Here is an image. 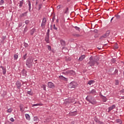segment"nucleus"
Returning <instances> with one entry per match:
<instances>
[{
    "mask_svg": "<svg viewBox=\"0 0 124 124\" xmlns=\"http://www.w3.org/2000/svg\"><path fill=\"white\" fill-rule=\"evenodd\" d=\"M94 121L95 122L97 123L98 124H99V123L100 122V121L98 120V119L96 118H94Z\"/></svg>",
    "mask_w": 124,
    "mask_h": 124,
    "instance_id": "obj_38",
    "label": "nucleus"
},
{
    "mask_svg": "<svg viewBox=\"0 0 124 124\" xmlns=\"http://www.w3.org/2000/svg\"><path fill=\"white\" fill-rule=\"evenodd\" d=\"M70 114L71 115V116H76V115H77V111L71 112Z\"/></svg>",
    "mask_w": 124,
    "mask_h": 124,
    "instance_id": "obj_19",
    "label": "nucleus"
},
{
    "mask_svg": "<svg viewBox=\"0 0 124 124\" xmlns=\"http://www.w3.org/2000/svg\"><path fill=\"white\" fill-rule=\"evenodd\" d=\"M109 35H110V31H107L106 33L103 35L104 36V37H105L106 38V37H107V36H109Z\"/></svg>",
    "mask_w": 124,
    "mask_h": 124,
    "instance_id": "obj_12",
    "label": "nucleus"
},
{
    "mask_svg": "<svg viewBox=\"0 0 124 124\" xmlns=\"http://www.w3.org/2000/svg\"><path fill=\"white\" fill-rule=\"evenodd\" d=\"M38 3V2L37 1H36V4H37Z\"/></svg>",
    "mask_w": 124,
    "mask_h": 124,
    "instance_id": "obj_61",
    "label": "nucleus"
},
{
    "mask_svg": "<svg viewBox=\"0 0 124 124\" xmlns=\"http://www.w3.org/2000/svg\"><path fill=\"white\" fill-rule=\"evenodd\" d=\"M47 87L50 89H55V84L52 82H48L47 83Z\"/></svg>",
    "mask_w": 124,
    "mask_h": 124,
    "instance_id": "obj_5",
    "label": "nucleus"
},
{
    "mask_svg": "<svg viewBox=\"0 0 124 124\" xmlns=\"http://www.w3.org/2000/svg\"><path fill=\"white\" fill-rule=\"evenodd\" d=\"M21 73H22V74H23V75H24V76H26V74H27V71H26V70L23 69Z\"/></svg>",
    "mask_w": 124,
    "mask_h": 124,
    "instance_id": "obj_25",
    "label": "nucleus"
},
{
    "mask_svg": "<svg viewBox=\"0 0 124 124\" xmlns=\"http://www.w3.org/2000/svg\"><path fill=\"white\" fill-rule=\"evenodd\" d=\"M97 31H98L96 29L94 30V32H95L96 33H97Z\"/></svg>",
    "mask_w": 124,
    "mask_h": 124,
    "instance_id": "obj_56",
    "label": "nucleus"
},
{
    "mask_svg": "<svg viewBox=\"0 0 124 124\" xmlns=\"http://www.w3.org/2000/svg\"><path fill=\"white\" fill-rule=\"evenodd\" d=\"M98 124H105L104 123H103L102 122H101V121H100V122Z\"/></svg>",
    "mask_w": 124,
    "mask_h": 124,
    "instance_id": "obj_57",
    "label": "nucleus"
},
{
    "mask_svg": "<svg viewBox=\"0 0 124 124\" xmlns=\"http://www.w3.org/2000/svg\"><path fill=\"white\" fill-rule=\"evenodd\" d=\"M28 31V26H26L25 28H24V32H27V31Z\"/></svg>",
    "mask_w": 124,
    "mask_h": 124,
    "instance_id": "obj_32",
    "label": "nucleus"
},
{
    "mask_svg": "<svg viewBox=\"0 0 124 124\" xmlns=\"http://www.w3.org/2000/svg\"><path fill=\"white\" fill-rule=\"evenodd\" d=\"M38 105H39V104H34V105H33V107H34V106H38Z\"/></svg>",
    "mask_w": 124,
    "mask_h": 124,
    "instance_id": "obj_53",
    "label": "nucleus"
},
{
    "mask_svg": "<svg viewBox=\"0 0 124 124\" xmlns=\"http://www.w3.org/2000/svg\"><path fill=\"white\" fill-rule=\"evenodd\" d=\"M28 94H29V95H32L33 93L31 92V91H28L27 92Z\"/></svg>",
    "mask_w": 124,
    "mask_h": 124,
    "instance_id": "obj_35",
    "label": "nucleus"
},
{
    "mask_svg": "<svg viewBox=\"0 0 124 124\" xmlns=\"http://www.w3.org/2000/svg\"><path fill=\"white\" fill-rule=\"evenodd\" d=\"M34 32H35V28H33L32 30L30 31V34L31 35H33Z\"/></svg>",
    "mask_w": 124,
    "mask_h": 124,
    "instance_id": "obj_15",
    "label": "nucleus"
},
{
    "mask_svg": "<svg viewBox=\"0 0 124 124\" xmlns=\"http://www.w3.org/2000/svg\"><path fill=\"white\" fill-rule=\"evenodd\" d=\"M49 37L48 36H46L45 39V41L46 42V43H49Z\"/></svg>",
    "mask_w": 124,
    "mask_h": 124,
    "instance_id": "obj_20",
    "label": "nucleus"
},
{
    "mask_svg": "<svg viewBox=\"0 0 124 124\" xmlns=\"http://www.w3.org/2000/svg\"><path fill=\"white\" fill-rule=\"evenodd\" d=\"M25 117L26 119H27L28 121H30V120H31V116H30L29 114H25Z\"/></svg>",
    "mask_w": 124,
    "mask_h": 124,
    "instance_id": "obj_18",
    "label": "nucleus"
},
{
    "mask_svg": "<svg viewBox=\"0 0 124 124\" xmlns=\"http://www.w3.org/2000/svg\"><path fill=\"white\" fill-rule=\"evenodd\" d=\"M73 36H75V37H80V36H81V35L79 34H73Z\"/></svg>",
    "mask_w": 124,
    "mask_h": 124,
    "instance_id": "obj_26",
    "label": "nucleus"
},
{
    "mask_svg": "<svg viewBox=\"0 0 124 124\" xmlns=\"http://www.w3.org/2000/svg\"><path fill=\"white\" fill-rule=\"evenodd\" d=\"M60 42L61 43V45L62 46H65V41L63 40H60Z\"/></svg>",
    "mask_w": 124,
    "mask_h": 124,
    "instance_id": "obj_17",
    "label": "nucleus"
},
{
    "mask_svg": "<svg viewBox=\"0 0 124 124\" xmlns=\"http://www.w3.org/2000/svg\"><path fill=\"white\" fill-rule=\"evenodd\" d=\"M77 82L75 81H72L69 84L68 87L69 89H75L77 87Z\"/></svg>",
    "mask_w": 124,
    "mask_h": 124,
    "instance_id": "obj_4",
    "label": "nucleus"
},
{
    "mask_svg": "<svg viewBox=\"0 0 124 124\" xmlns=\"http://www.w3.org/2000/svg\"><path fill=\"white\" fill-rule=\"evenodd\" d=\"M14 60H17V59H18V55L15 54L14 55Z\"/></svg>",
    "mask_w": 124,
    "mask_h": 124,
    "instance_id": "obj_36",
    "label": "nucleus"
},
{
    "mask_svg": "<svg viewBox=\"0 0 124 124\" xmlns=\"http://www.w3.org/2000/svg\"><path fill=\"white\" fill-rule=\"evenodd\" d=\"M86 58L85 55H81L78 59V62H82Z\"/></svg>",
    "mask_w": 124,
    "mask_h": 124,
    "instance_id": "obj_8",
    "label": "nucleus"
},
{
    "mask_svg": "<svg viewBox=\"0 0 124 124\" xmlns=\"http://www.w3.org/2000/svg\"><path fill=\"white\" fill-rule=\"evenodd\" d=\"M32 62H33V60L31 58H28L26 60V65L28 68H31L32 67Z\"/></svg>",
    "mask_w": 124,
    "mask_h": 124,
    "instance_id": "obj_3",
    "label": "nucleus"
},
{
    "mask_svg": "<svg viewBox=\"0 0 124 124\" xmlns=\"http://www.w3.org/2000/svg\"><path fill=\"white\" fill-rule=\"evenodd\" d=\"M20 110H22V107H20Z\"/></svg>",
    "mask_w": 124,
    "mask_h": 124,
    "instance_id": "obj_63",
    "label": "nucleus"
},
{
    "mask_svg": "<svg viewBox=\"0 0 124 124\" xmlns=\"http://www.w3.org/2000/svg\"><path fill=\"white\" fill-rule=\"evenodd\" d=\"M42 88L43 89L44 91H46V85H42Z\"/></svg>",
    "mask_w": 124,
    "mask_h": 124,
    "instance_id": "obj_33",
    "label": "nucleus"
},
{
    "mask_svg": "<svg viewBox=\"0 0 124 124\" xmlns=\"http://www.w3.org/2000/svg\"><path fill=\"white\" fill-rule=\"evenodd\" d=\"M115 85L116 86H118V85H119V80H115Z\"/></svg>",
    "mask_w": 124,
    "mask_h": 124,
    "instance_id": "obj_46",
    "label": "nucleus"
},
{
    "mask_svg": "<svg viewBox=\"0 0 124 124\" xmlns=\"http://www.w3.org/2000/svg\"><path fill=\"white\" fill-rule=\"evenodd\" d=\"M16 85L17 89H20L22 86V84H21V82H20L19 81H17L16 83Z\"/></svg>",
    "mask_w": 124,
    "mask_h": 124,
    "instance_id": "obj_11",
    "label": "nucleus"
},
{
    "mask_svg": "<svg viewBox=\"0 0 124 124\" xmlns=\"http://www.w3.org/2000/svg\"><path fill=\"white\" fill-rule=\"evenodd\" d=\"M121 93H124V89L121 91Z\"/></svg>",
    "mask_w": 124,
    "mask_h": 124,
    "instance_id": "obj_58",
    "label": "nucleus"
},
{
    "mask_svg": "<svg viewBox=\"0 0 124 124\" xmlns=\"http://www.w3.org/2000/svg\"><path fill=\"white\" fill-rule=\"evenodd\" d=\"M56 19L55 16H54L52 18V23H54L55 19Z\"/></svg>",
    "mask_w": 124,
    "mask_h": 124,
    "instance_id": "obj_51",
    "label": "nucleus"
},
{
    "mask_svg": "<svg viewBox=\"0 0 124 124\" xmlns=\"http://www.w3.org/2000/svg\"><path fill=\"white\" fill-rule=\"evenodd\" d=\"M41 7H42V4H40L39 5L38 10H40Z\"/></svg>",
    "mask_w": 124,
    "mask_h": 124,
    "instance_id": "obj_47",
    "label": "nucleus"
},
{
    "mask_svg": "<svg viewBox=\"0 0 124 124\" xmlns=\"http://www.w3.org/2000/svg\"><path fill=\"white\" fill-rule=\"evenodd\" d=\"M114 73H115V74L118 73V70L116 69V70H115V71H114Z\"/></svg>",
    "mask_w": 124,
    "mask_h": 124,
    "instance_id": "obj_54",
    "label": "nucleus"
},
{
    "mask_svg": "<svg viewBox=\"0 0 124 124\" xmlns=\"http://www.w3.org/2000/svg\"><path fill=\"white\" fill-rule=\"evenodd\" d=\"M101 97L102 99H103V102H106V101H107V98H106V97L103 96V95H101Z\"/></svg>",
    "mask_w": 124,
    "mask_h": 124,
    "instance_id": "obj_13",
    "label": "nucleus"
},
{
    "mask_svg": "<svg viewBox=\"0 0 124 124\" xmlns=\"http://www.w3.org/2000/svg\"><path fill=\"white\" fill-rule=\"evenodd\" d=\"M66 73L69 75H75V72L73 70H68L66 72Z\"/></svg>",
    "mask_w": 124,
    "mask_h": 124,
    "instance_id": "obj_7",
    "label": "nucleus"
},
{
    "mask_svg": "<svg viewBox=\"0 0 124 124\" xmlns=\"http://www.w3.org/2000/svg\"><path fill=\"white\" fill-rule=\"evenodd\" d=\"M46 36H50V30L48 29L46 34Z\"/></svg>",
    "mask_w": 124,
    "mask_h": 124,
    "instance_id": "obj_29",
    "label": "nucleus"
},
{
    "mask_svg": "<svg viewBox=\"0 0 124 124\" xmlns=\"http://www.w3.org/2000/svg\"><path fill=\"white\" fill-rule=\"evenodd\" d=\"M4 3V1L3 0H0V5H2Z\"/></svg>",
    "mask_w": 124,
    "mask_h": 124,
    "instance_id": "obj_37",
    "label": "nucleus"
},
{
    "mask_svg": "<svg viewBox=\"0 0 124 124\" xmlns=\"http://www.w3.org/2000/svg\"><path fill=\"white\" fill-rule=\"evenodd\" d=\"M23 4H24V0H21L19 2V7H22L23 6Z\"/></svg>",
    "mask_w": 124,
    "mask_h": 124,
    "instance_id": "obj_22",
    "label": "nucleus"
},
{
    "mask_svg": "<svg viewBox=\"0 0 124 124\" xmlns=\"http://www.w3.org/2000/svg\"><path fill=\"white\" fill-rule=\"evenodd\" d=\"M60 79H61V80H63L64 81H67V78L62 76H61L59 77Z\"/></svg>",
    "mask_w": 124,
    "mask_h": 124,
    "instance_id": "obj_14",
    "label": "nucleus"
},
{
    "mask_svg": "<svg viewBox=\"0 0 124 124\" xmlns=\"http://www.w3.org/2000/svg\"><path fill=\"white\" fill-rule=\"evenodd\" d=\"M5 38H6V37H5V36H3V37H2V39L3 41L4 40V39H5Z\"/></svg>",
    "mask_w": 124,
    "mask_h": 124,
    "instance_id": "obj_55",
    "label": "nucleus"
},
{
    "mask_svg": "<svg viewBox=\"0 0 124 124\" xmlns=\"http://www.w3.org/2000/svg\"><path fill=\"white\" fill-rule=\"evenodd\" d=\"M104 38H106L103 35L102 36H101L100 38L99 39H100V40H102L103 39H104Z\"/></svg>",
    "mask_w": 124,
    "mask_h": 124,
    "instance_id": "obj_42",
    "label": "nucleus"
},
{
    "mask_svg": "<svg viewBox=\"0 0 124 124\" xmlns=\"http://www.w3.org/2000/svg\"><path fill=\"white\" fill-rule=\"evenodd\" d=\"M73 28H74L76 31H80V28L77 27V26H73Z\"/></svg>",
    "mask_w": 124,
    "mask_h": 124,
    "instance_id": "obj_27",
    "label": "nucleus"
},
{
    "mask_svg": "<svg viewBox=\"0 0 124 124\" xmlns=\"http://www.w3.org/2000/svg\"><path fill=\"white\" fill-rule=\"evenodd\" d=\"M22 26H23V23H22V22H20L18 24V28H21V27H22Z\"/></svg>",
    "mask_w": 124,
    "mask_h": 124,
    "instance_id": "obj_45",
    "label": "nucleus"
},
{
    "mask_svg": "<svg viewBox=\"0 0 124 124\" xmlns=\"http://www.w3.org/2000/svg\"><path fill=\"white\" fill-rule=\"evenodd\" d=\"M115 17H116L117 19H120L121 18V16L118 15H115Z\"/></svg>",
    "mask_w": 124,
    "mask_h": 124,
    "instance_id": "obj_44",
    "label": "nucleus"
},
{
    "mask_svg": "<svg viewBox=\"0 0 124 124\" xmlns=\"http://www.w3.org/2000/svg\"><path fill=\"white\" fill-rule=\"evenodd\" d=\"M68 7L66 8V9L64 10V13L65 14H67V13H68Z\"/></svg>",
    "mask_w": 124,
    "mask_h": 124,
    "instance_id": "obj_30",
    "label": "nucleus"
},
{
    "mask_svg": "<svg viewBox=\"0 0 124 124\" xmlns=\"http://www.w3.org/2000/svg\"><path fill=\"white\" fill-rule=\"evenodd\" d=\"M10 121H11V122H13L15 120H14V119L12 117V118H10Z\"/></svg>",
    "mask_w": 124,
    "mask_h": 124,
    "instance_id": "obj_49",
    "label": "nucleus"
},
{
    "mask_svg": "<svg viewBox=\"0 0 124 124\" xmlns=\"http://www.w3.org/2000/svg\"><path fill=\"white\" fill-rule=\"evenodd\" d=\"M94 83V81L91 80H89L88 82V84L89 85H92V84H93Z\"/></svg>",
    "mask_w": 124,
    "mask_h": 124,
    "instance_id": "obj_24",
    "label": "nucleus"
},
{
    "mask_svg": "<svg viewBox=\"0 0 124 124\" xmlns=\"http://www.w3.org/2000/svg\"><path fill=\"white\" fill-rule=\"evenodd\" d=\"M28 6H29V11L30 12H31V1L28 0Z\"/></svg>",
    "mask_w": 124,
    "mask_h": 124,
    "instance_id": "obj_16",
    "label": "nucleus"
},
{
    "mask_svg": "<svg viewBox=\"0 0 124 124\" xmlns=\"http://www.w3.org/2000/svg\"><path fill=\"white\" fill-rule=\"evenodd\" d=\"M53 29L55 30V31H58V28L56 27V25H53Z\"/></svg>",
    "mask_w": 124,
    "mask_h": 124,
    "instance_id": "obj_43",
    "label": "nucleus"
},
{
    "mask_svg": "<svg viewBox=\"0 0 124 124\" xmlns=\"http://www.w3.org/2000/svg\"><path fill=\"white\" fill-rule=\"evenodd\" d=\"M25 16H27L26 13H24L23 14H21L20 16L19 17H25Z\"/></svg>",
    "mask_w": 124,
    "mask_h": 124,
    "instance_id": "obj_28",
    "label": "nucleus"
},
{
    "mask_svg": "<svg viewBox=\"0 0 124 124\" xmlns=\"http://www.w3.org/2000/svg\"><path fill=\"white\" fill-rule=\"evenodd\" d=\"M22 59H23V60H26V59H27V53H26L22 57Z\"/></svg>",
    "mask_w": 124,
    "mask_h": 124,
    "instance_id": "obj_40",
    "label": "nucleus"
},
{
    "mask_svg": "<svg viewBox=\"0 0 124 124\" xmlns=\"http://www.w3.org/2000/svg\"><path fill=\"white\" fill-rule=\"evenodd\" d=\"M7 112L8 113H11V112H12V108H10L8 109Z\"/></svg>",
    "mask_w": 124,
    "mask_h": 124,
    "instance_id": "obj_39",
    "label": "nucleus"
},
{
    "mask_svg": "<svg viewBox=\"0 0 124 124\" xmlns=\"http://www.w3.org/2000/svg\"><path fill=\"white\" fill-rule=\"evenodd\" d=\"M0 68H1L2 69L3 75H5V74H6V68L2 66H0Z\"/></svg>",
    "mask_w": 124,
    "mask_h": 124,
    "instance_id": "obj_6",
    "label": "nucleus"
},
{
    "mask_svg": "<svg viewBox=\"0 0 124 124\" xmlns=\"http://www.w3.org/2000/svg\"><path fill=\"white\" fill-rule=\"evenodd\" d=\"M116 122L119 123L120 124H123V122H122V120H121V119H117Z\"/></svg>",
    "mask_w": 124,
    "mask_h": 124,
    "instance_id": "obj_34",
    "label": "nucleus"
},
{
    "mask_svg": "<svg viewBox=\"0 0 124 124\" xmlns=\"http://www.w3.org/2000/svg\"><path fill=\"white\" fill-rule=\"evenodd\" d=\"M113 19H114V17H112L111 19V22H112V20H113Z\"/></svg>",
    "mask_w": 124,
    "mask_h": 124,
    "instance_id": "obj_60",
    "label": "nucleus"
},
{
    "mask_svg": "<svg viewBox=\"0 0 124 124\" xmlns=\"http://www.w3.org/2000/svg\"><path fill=\"white\" fill-rule=\"evenodd\" d=\"M46 18L44 17V18H43L42 23H43L44 24H46Z\"/></svg>",
    "mask_w": 124,
    "mask_h": 124,
    "instance_id": "obj_31",
    "label": "nucleus"
},
{
    "mask_svg": "<svg viewBox=\"0 0 124 124\" xmlns=\"http://www.w3.org/2000/svg\"><path fill=\"white\" fill-rule=\"evenodd\" d=\"M25 23L26 25H27L26 26H28V25H30V24L31 23V21H30L29 20H25Z\"/></svg>",
    "mask_w": 124,
    "mask_h": 124,
    "instance_id": "obj_23",
    "label": "nucleus"
},
{
    "mask_svg": "<svg viewBox=\"0 0 124 124\" xmlns=\"http://www.w3.org/2000/svg\"><path fill=\"white\" fill-rule=\"evenodd\" d=\"M56 22H57V23H59V19H57L56 20Z\"/></svg>",
    "mask_w": 124,
    "mask_h": 124,
    "instance_id": "obj_59",
    "label": "nucleus"
},
{
    "mask_svg": "<svg viewBox=\"0 0 124 124\" xmlns=\"http://www.w3.org/2000/svg\"><path fill=\"white\" fill-rule=\"evenodd\" d=\"M86 100L88 101L92 104L93 105H95L97 102H96V100L93 98V97L91 95H88L86 98Z\"/></svg>",
    "mask_w": 124,
    "mask_h": 124,
    "instance_id": "obj_2",
    "label": "nucleus"
},
{
    "mask_svg": "<svg viewBox=\"0 0 124 124\" xmlns=\"http://www.w3.org/2000/svg\"><path fill=\"white\" fill-rule=\"evenodd\" d=\"M47 49L49 51H51V46H48Z\"/></svg>",
    "mask_w": 124,
    "mask_h": 124,
    "instance_id": "obj_50",
    "label": "nucleus"
},
{
    "mask_svg": "<svg viewBox=\"0 0 124 124\" xmlns=\"http://www.w3.org/2000/svg\"><path fill=\"white\" fill-rule=\"evenodd\" d=\"M89 93L90 94H94L95 95L96 93V91L94 89H93L92 91L89 92Z\"/></svg>",
    "mask_w": 124,
    "mask_h": 124,
    "instance_id": "obj_9",
    "label": "nucleus"
},
{
    "mask_svg": "<svg viewBox=\"0 0 124 124\" xmlns=\"http://www.w3.org/2000/svg\"><path fill=\"white\" fill-rule=\"evenodd\" d=\"M123 75H124V71H123Z\"/></svg>",
    "mask_w": 124,
    "mask_h": 124,
    "instance_id": "obj_62",
    "label": "nucleus"
},
{
    "mask_svg": "<svg viewBox=\"0 0 124 124\" xmlns=\"http://www.w3.org/2000/svg\"><path fill=\"white\" fill-rule=\"evenodd\" d=\"M115 108H116V105H113L112 106L109 107L108 108V112H110V111H112V110H113V109H115Z\"/></svg>",
    "mask_w": 124,
    "mask_h": 124,
    "instance_id": "obj_10",
    "label": "nucleus"
},
{
    "mask_svg": "<svg viewBox=\"0 0 124 124\" xmlns=\"http://www.w3.org/2000/svg\"><path fill=\"white\" fill-rule=\"evenodd\" d=\"M33 120L35 123H38V122H39V120L38 119V118H37V117H34Z\"/></svg>",
    "mask_w": 124,
    "mask_h": 124,
    "instance_id": "obj_21",
    "label": "nucleus"
},
{
    "mask_svg": "<svg viewBox=\"0 0 124 124\" xmlns=\"http://www.w3.org/2000/svg\"><path fill=\"white\" fill-rule=\"evenodd\" d=\"M99 61V59L98 58L97 56L95 57H90L89 58V62L87 63V64L89 65V66H94V65H98L99 63L97 62Z\"/></svg>",
    "mask_w": 124,
    "mask_h": 124,
    "instance_id": "obj_1",
    "label": "nucleus"
},
{
    "mask_svg": "<svg viewBox=\"0 0 124 124\" xmlns=\"http://www.w3.org/2000/svg\"><path fill=\"white\" fill-rule=\"evenodd\" d=\"M61 6H62V5H58L57 8V9H60V8H61Z\"/></svg>",
    "mask_w": 124,
    "mask_h": 124,
    "instance_id": "obj_52",
    "label": "nucleus"
},
{
    "mask_svg": "<svg viewBox=\"0 0 124 124\" xmlns=\"http://www.w3.org/2000/svg\"><path fill=\"white\" fill-rule=\"evenodd\" d=\"M24 45L26 48H28V47H29V45L26 43H24Z\"/></svg>",
    "mask_w": 124,
    "mask_h": 124,
    "instance_id": "obj_41",
    "label": "nucleus"
},
{
    "mask_svg": "<svg viewBox=\"0 0 124 124\" xmlns=\"http://www.w3.org/2000/svg\"><path fill=\"white\" fill-rule=\"evenodd\" d=\"M45 25H46L45 23H43V22H42L41 27L43 28V27L45 26Z\"/></svg>",
    "mask_w": 124,
    "mask_h": 124,
    "instance_id": "obj_48",
    "label": "nucleus"
},
{
    "mask_svg": "<svg viewBox=\"0 0 124 124\" xmlns=\"http://www.w3.org/2000/svg\"><path fill=\"white\" fill-rule=\"evenodd\" d=\"M46 0H43V1H45Z\"/></svg>",
    "mask_w": 124,
    "mask_h": 124,
    "instance_id": "obj_64",
    "label": "nucleus"
}]
</instances>
